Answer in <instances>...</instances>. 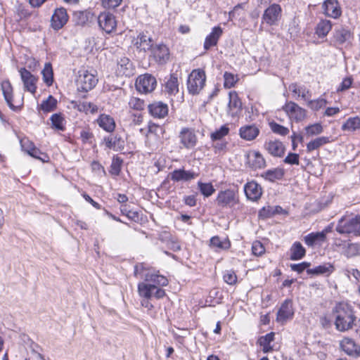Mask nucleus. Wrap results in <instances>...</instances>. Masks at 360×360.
<instances>
[{
    "label": "nucleus",
    "instance_id": "obj_35",
    "mask_svg": "<svg viewBox=\"0 0 360 360\" xmlns=\"http://www.w3.org/2000/svg\"><path fill=\"white\" fill-rule=\"evenodd\" d=\"M326 238V233L324 231L311 233L304 237V242L308 246H313L318 242H323Z\"/></svg>",
    "mask_w": 360,
    "mask_h": 360
},
{
    "label": "nucleus",
    "instance_id": "obj_25",
    "mask_svg": "<svg viewBox=\"0 0 360 360\" xmlns=\"http://www.w3.org/2000/svg\"><path fill=\"white\" fill-rule=\"evenodd\" d=\"M264 148L269 153L275 157H281L285 152L283 143L277 140L266 142Z\"/></svg>",
    "mask_w": 360,
    "mask_h": 360
},
{
    "label": "nucleus",
    "instance_id": "obj_42",
    "mask_svg": "<svg viewBox=\"0 0 360 360\" xmlns=\"http://www.w3.org/2000/svg\"><path fill=\"white\" fill-rule=\"evenodd\" d=\"M210 245L220 250H226L230 248V242L228 239H221L218 236H214L210 239Z\"/></svg>",
    "mask_w": 360,
    "mask_h": 360
},
{
    "label": "nucleus",
    "instance_id": "obj_30",
    "mask_svg": "<svg viewBox=\"0 0 360 360\" xmlns=\"http://www.w3.org/2000/svg\"><path fill=\"white\" fill-rule=\"evenodd\" d=\"M332 29V23L328 20H321L316 25L315 33L319 38L325 37Z\"/></svg>",
    "mask_w": 360,
    "mask_h": 360
},
{
    "label": "nucleus",
    "instance_id": "obj_2",
    "mask_svg": "<svg viewBox=\"0 0 360 360\" xmlns=\"http://www.w3.org/2000/svg\"><path fill=\"white\" fill-rule=\"evenodd\" d=\"M334 325L339 332H347L356 325V316L352 306L345 302H340L333 309Z\"/></svg>",
    "mask_w": 360,
    "mask_h": 360
},
{
    "label": "nucleus",
    "instance_id": "obj_40",
    "mask_svg": "<svg viewBox=\"0 0 360 360\" xmlns=\"http://www.w3.org/2000/svg\"><path fill=\"white\" fill-rule=\"evenodd\" d=\"M57 106V100L52 96H49L46 100L43 101L40 105L39 109L44 112L53 111Z\"/></svg>",
    "mask_w": 360,
    "mask_h": 360
},
{
    "label": "nucleus",
    "instance_id": "obj_16",
    "mask_svg": "<svg viewBox=\"0 0 360 360\" xmlns=\"http://www.w3.org/2000/svg\"><path fill=\"white\" fill-rule=\"evenodd\" d=\"M199 176V173L193 170H185L184 169H174L169 174V178L175 182L189 181Z\"/></svg>",
    "mask_w": 360,
    "mask_h": 360
},
{
    "label": "nucleus",
    "instance_id": "obj_3",
    "mask_svg": "<svg viewBox=\"0 0 360 360\" xmlns=\"http://www.w3.org/2000/svg\"><path fill=\"white\" fill-rule=\"evenodd\" d=\"M335 231L347 236H358L360 235V216L353 213H345L338 221Z\"/></svg>",
    "mask_w": 360,
    "mask_h": 360
},
{
    "label": "nucleus",
    "instance_id": "obj_63",
    "mask_svg": "<svg viewBox=\"0 0 360 360\" xmlns=\"http://www.w3.org/2000/svg\"><path fill=\"white\" fill-rule=\"evenodd\" d=\"M309 266L310 263L304 262L300 264H292L290 265V268L292 271L300 274L307 269Z\"/></svg>",
    "mask_w": 360,
    "mask_h": 360
},
{
    "label": "nucleus",
    "instance_id": "obj_44",
    "mask_svg": "<svg viewBox=\"0 0 360 360\" xmlns=\"http://www.w3.org/2000/svg\"><path fill=\"white\" fill-rule=\"evenodd\" d=\"M242 103L236 92L229 93V108L231 110L237 112L241 108Z\"/></svg>",
    "mask_w": 360,
    "mask_h": 360
},
{
    "label": "nucleus",
    "instance_id": "obj_22",
    "mask_svg": "<svg viewBox=\"0 0 360 360\" xmlns=\"http://www.w3.org/2000/svg\"><path fill=\"white\" fill-rule=\"evenodd\" d=\"M324 14L333 18L341 15L342 11L337 0H326L323 4Z\"/></svg>",
    "mask_w": 360,
    "mask_h": 360
},
{
    "label": "nucleus",
    "instance_id": "obj_36",
    "mask_svg": "<svg viewBox=\"0 0 360 360\" xmlns=\"http://www.w3.org/2000/svg\"><path fill=\"white\" fill-rule=\"evenodd\" d=\"M290 259L292 260L301 259L306 253V250L300 242H295L290 249Z\"/></svg>",
    "mask_w": 360,
    "mask_h": 360
},
{
    "label": "nucleus",
    "instance_id": "obj_34",
    "mask_svg": "<svg viewBox=\"0 0 360 360\" xmlns=\"http://www.w3.org/2000/svg\"><path fill=\"white\" fill-rule=\"evenodd\" d=\"M165 91L169 95H175L179 92L178 78L175 75H170L167 79L165 83Z\"/></svg>",
    "mask_w": 360,
    "mask_h": 360
},
{
    "label": "nucleus",
    "instance_id": "obj_32",
    "mask_svg": "<svg viewBox=\"0 0 360 360\" xmlns=\"http://www.w3.org/2000/svg\"><path fill=\"white\" fill-rule=\"evenodd\" d=\"M335 270L333 264L330 263H326L322 265H319L313 269H309L307 270L308 274H327L330 275Z\"/></svg>",
    "mask_w": 360,
    "mask_h": 360
},
{
    "label": "nucleus",
    "instance_id": "obj_53",
    "mask_svg": "<svg viewBox=\"0 0 360 360\" xmlns=\"http://www.w3.org/2000/svg\"><path fill=\"white\" fill-rule=\"evenodd\" d=\"M51 120L53 126L56 129H59V130L64 129V126H63L64 119L60 114H53L51 117Z\"/></svg>",
    "mask_w": 360,
    "mask_h": 360
},
{
    "label": "nucleus",
    "instance_id": "obj_38",
    "mask_svg": "<svg viewBox=\"0 0 360 360\" xmlns=\"http://www.w3.org/2000/svg\"><path fill=\"white\" fill-rule=\"evenodd\" d=\"M360 129V118L359 117H349L342 124L343 131H354Z\"/></svg>",
    "mask_w": 360,
    "mask_h": 360
},
{
    "label": "nucleus",
    "instance_id": "obj_27",
    "mask_svg": "<svg viewBox=\"0 0 360 360\" xmlns=\"http://www.w3.org/2000/svg\"><path fill=\"white\" fill-rule=\"evenodd\" d=\"M98 125L107 132H112L115 129V122L110 115L101 114L96 120Z\"/></svg>",
    "mask_w": 360,
    "mask_h": 360
},
{
    "label": "nucleus",
    "instance_id": "obj_10",
    "mask_svg": "<svg viewBox=\"0 0 360 360\" xmlns=\"http://www.w3.org/2000/svg\"><path fill=\"white\" fill-rule=\"evenodd\" d=\"M179 138L180 143L186 149L194 148L198 142V138L195 131L191 128H182L179 132Z\"/></svg>",
    "mask_w": 360,
    "mask_h": 360
},
{
    "label": "nucleus",
    "instance_id": "obj_20",
    "mask_svg": "<svg viewBox=\"0 0 360 360\" xmlns=\"http://www.w3.org/2000/svg\"><path fill=\"white\" fill-rule=\"evenodd\" d=\"M244 191L247 198L252 201H257L262 194L261 186L255 181L248 182L244 186Z\"/></svg>",
    "mask_w": 360,
    "mask_h": 360
},
{
    "label": "nucleus",
    "instance_id": "obj_47",
    "mask_svg": "<svg viewBox=\"0 0 360 360\" xmlns=\"http://www.w3.org/2000/svg\"><path fill=\"white\" fill-rule=\"evenodd\" d=\"M269 124V127H270L271 130L276 134H278L281 136H285L289 133L288 128H287L283 125H281L274 121L270 122Z\"/></svg>",
    "mask_w": 360,
    "mask_h": 360
},
{
    "label": "nucleus",
    "instance_id": "obj_15",
    "mask_svg": "<svg viewBox=\"0 0 360 360\" xmlns=\"http://www.w3.org/2000/svg\"><path fill=\"white\" fill-rule=\"evenodd\" d=\"M68 20V15L66 9L64 8H58L54 11L51 19V25L56 30H58L62 28Z\"/></svg>",
    "mask_w": 360,
    "mask_h": 360
},
{
    "label": "nucleus",
    "instance_id": "obj_31",
    "mask_svg": "<svg viewBox=\"0 0 360 360\" xmlns=\"http://www.w3.org/2000/svg\"><path fill=\"white\" fill-rule=\"evenodd\" d=\"M275 333L271 332L259 338L257 342L262 347V351L264 353H268L272 351L273 347L271 343L274 340Z\"/></svg>",
    "mask_w": 360,
    "mask_h": 360
},
{
    "label": "nucleus",
    "instance_id": "obj_58",
    "mask_svg": "<svg viewBox=\"0 0 360 360\" xmlns=\"http://www.w3.org/2000/svg\"><path fill=\"white\" fill-rule=\"evenodd\" d=\"M252 253L256 256H261L265 252V248L259 241H255L252 246Z\"/></svg>",
    "mask_w": 360,
    "mask_h": 360
},
{
    "label": "nucleus",
    "instance_id": "obj_46",
    "mask_svg": "<svg viewBox=\"0 0 360 360\" xmlns=\"http://www.w3.org/2000/svg\"><path fill=\"white\" fill-rule=\"evenodd\" d=\"M345 255L347 257H354L360 255V243H349L345 250Z\"/></svg>",
    "mask_w": 360,
    "mask_h": 360
},
{
    "label": "nucleus",
    "instance_id": "obj_33",
    "mask_svg": "<svg viewBox=\"0 0 360 360\" xmlns=\"http://www.w3.org/2000/svg\"><path fill=\"white\" fill-rule=\"evenodd\" d=\"M330 138L328 136L317 137L307 144V151L310 153L313 150H317L321 146L330 143Z\"/></svg>",
    "mask_w": 360,
    "mask_h": 360
},
{
    "label": "nucleus",
    "instance_id": "obj_13",
    "mask_svg": "<svg viewBox=\"0 0 360 360\" xmlns=\"http://www.w3.org/2000/svg\"><path fill=\"white\" fill-rule=\"evenodd\" d=\"M25 90L34 94L37 90V77L31 74L25 68H20L19 70Z\"/></svg>",
    "mask_w": 360,
    "mask_h": 360
},
{
    "label": "nucleus",
    "instance_id": "obj_37",
    "mask_svg": "<svg viewBox=\"0 0 360 360\" xmlns=\"http://www.w3.org/2000/svg\"><path fill=\"white\" fill-rule=\"evenodd\" d=\"M289 89L298 97L301 96L302 98L307 101L311 97V93L306 87L300 86L297 84H291L289 86Z\"/></svg>",
    "mask_w": 360,
    "mask_h": 360
},
{
    "label": "nucleus",
    "instance_id": "obj_7",
    "mask_svg": "<svg viewBox=\"0 0 360 360\" xmlns=\"http://www.w3.org/2000/svg\"><path fill=\"white\" fill-rule=\"evenodd\" d=\"M98 79L94 74L89 70H82L79 72L77 80V86L83 91L91 90L97 84Z\"/></svg>",
    "mask_w": 360,
    "mask_h": 360
},
{
    "label": "nucleus",
    "instance_id": "obj_26",
    "mask_svg": "<svg viewBox=\"0 0 360 360\" xmlns=\"http://www.w3.org/2000/svg\"><path fill=\"white\" fill-rule=\"evenodd\" d=\"M222 33L223 31L220 27H213L211 33L205 39L204 49L208 50L211 47L216 46Z\"/></svg>",
    "mask_w": 360,
    "mask_h": 360
},
{
    "label": "nucleus",
    "instance_id": "obj_51",
    "mask_svg": "<svg viewBox=\"0 0 360 360\" xmlns=\"http://www.w3.org/2000/svg\"><path fill=\"white\" fill-rule=\"evenodd\" d=\"M129 107L136 110H142L144 108V101L137 97H131L129 101Z\"/></svg>",
    "mask_w": 360,
    "mask_h": 360
},
{
    "label": "nucleus",
    "instance_id": "obj_23",
    "mask_svg": "<svg viewBox=\"0 0 360 360\" xmlns=\"http://www.w3.org/2000/svg\"><path fill=\"white\" fill-rule=\"evenodd\" d=\"M247 163L250 167L254 169H262L266 166L264 157L258 151H252L248 154Z\"/></svg>",
    "mask_w": 360,
    "mask_h": 360
},
{
    "label": "nucleus",
    "instance_id": "obj_52",
    "mask_svg": "<svg viewBox=\"0 0 360 360\" xmlns=\"http://www.w3.org/2000/svg\"><path fill=\"white\" fill-rule=\"evenodd\" d=\"M327 101L323 98H318L316 100H309L307 106L313 110H319L326 106Z\"/></svg>",
    "mask_w": 360,
    "mask_h": 360
},
{
    "label": "nucleus",
    "instance_id": "obj_1",
    "mask_svg": "<svg viewBox=\"0 0 360 360\" xmlns=\"http://www.w3.org/2000/svg\"><path fill=\"white\" fill-rule=\"evenodd\" d=\"M142 278L144 281L138 284V292L145 298L141 301V305L150 310L153 306L148 300L153 296L157 299L163 297L165 292L161 287L167 285L168 280L162 275L149 271L144 274Z\"/></svg>",
    "mask_w": 360,
    "mask_h": 360
},
{
    "label": "nucleus",
    "instance_id": "obj_9",
    "mask_svg": "<svg viewBox=\"0 0 360 360\" xmlns=\"http://www.w3.org/2000/svg\"><path fill=\"white\" fill-rule=\"evenodd\" d=\"M156 84V79L149 74L139 76L136 81V90L144 94L153 91Z\"/></svg>",
    "mask_w": 360,
    "mask_h": 360
},
{
    "label": "nucleus",
    "instance_id": "obj_24",
    "mask_svg": "<svg viewBox=\"0 0 360 360\" xmlns=\"http://www.w3.org/2000/svg\"><path fill=\"white\" fill-rule=\"evenodd\" d=\"M150 114L158 118H163L168 114V106L167 104L157 101L148 105Z\"/></svg>",
    "mask_w": 360,
    "mask_h": 360
},
{
    "label": "nucleus",
    "instance_id": "obj_54",
    "mask_svg": "<svg viewBox=\"0 0 360 360\" xmlns=\"http://www.w3.org/2000/svg\"><path fill=\"white\" fill-rule=\"evenodd\" d=\"M91 102L87 101H79V102H72L73 108L77 109L80 112H85L88 114L89 112V108H91Z\"/></svg>",
    "mask_w": 360,
    "mask_h": 360
},
{
    "label": "nucleus",
    "instance_id": "obj_43",
    "mask_svg": "<svg viewBox=\"0 0 360 360\" xmlns=\"http://www.w3.org/2000/svg\"><path fill=\"white\" fill-rule=\"evenodd\" d=\"M229 133V128L228 125H222L219 129L212 132L210 134V139L212 141H217L221 140L224 136L228 135Z\"/></svg>",
    "mask_w": 360,
    "mask_h": 360
},
{
    "label": "nucleus",
    "instance_id": "obj_6",
    "mask_svg": "<svg viewBox=\"0 0 360 360\" xmlns=\"http://www.w3.org/2000/svg\"><path fill=\"white\" fill-rule=\"evenodd\" d=\"M282 8L278 4H272L264 11L262 19V22L268 25H276L281 18Z\"/></svg>",
    "mask_w": 360,
    "mask_h": 360
},
{
    "label": "nucleus",
    "instance_id": "obj_48",
    "mask_svg": "<svg viewBox=\"0 0 360 360\" xmlns=\"http://www.w3.org/2000/svg\"><path fill=\"white\" fill-rule=\"evenodd\" d=\"M120 138L117 137V136L110 135L104 138L103 143L106 148L115 150L117 148V145H120Z\"/></svg>",
    "mask_w": 360,
    "mask_h": 360
},
{
    "label": "nucleus",
    "instance_id": "obj_60",
    "mask_svg": "<svg viewBox=\"0 0 360 360\" xmlns=\"http://www.w3.org/2000/svg\"><path fill=\"white\" fill-rule=\"evenodd\" d=\"M74 18H75L76 22L81 25L86 24L88 20L87 13L84 11L75 13Z\"/></svg>",
    "mask_w": 360,
    "mask_h": 360
},
{
    "label": "nucleus",
    "instance_id": "obj_29",
    "mask_svg": "<svg viewBox=\"0 0 360 360\" xmlns=\"http://www.w3.org/2000/svg\"><path fill=\"white\" fill-rule=\"evenodd\" d=\"M1 91L5 101L11 108H13V86L8 80H4L1 84Z\"/></svg>",
    "mask_w": 360,
    "mask_h": 360
},
{
    "label": "nucleus",
    "instance_id": "obj_19",
    "mask_svg": "<svg viewBox=\"0 0 360 360\" xmlns=\"http://www.w3.org/2000/svg\"><path fill=\"white\" fill-rule=\"evenodd\" d=\"M341 349L349 356L359 357L360 347L350 338H344L340 342Z\"/></svg>",
    "mask_w": 360,
    "mask_h": 360
},
{
    "label": "nucleus",
    "instance_id": "obj_5",
    "mask_svg": "<svg viewBox=\"0 0 360 360\" xmlns=\"http://www.w3.org/2000/svg\"><path fill=\"white\" fill-rule=\"evenodd\" d=\"M206 75L203 70L195 69L189 75L187 88L190 94H198L205 85Z\"/></svg>",
    "mask_w": 360,
    "mask_h": 360
},
{
    "label": "nucleus",
    "instance_id": "obj_49",
    "mask_svg": "<svg viewBox=\"0 0 360 360\" xmlns=\"http://www.w3.org/2000/svg\"><path fill=\"white\" fill-rule=\"evenodd\" d=\"M323 129L320 123H315L305 127L306 134L308 136L319 135L322 133Z\"/></svg>",
    "mask_w": 360,
    "mask_h": 360
},
{
    "label": "nucleus",
    "instance_id": "obj_50",
    "mask_svg": "<svg viewBox=\"0 0 360 360\" xmlns=\"http://www.w3.org/2000/svg\"><path fill=\"white\" fill-rule=\"evenodd\" d=\"M224 85L225 88L230 89L233 87L235 84L238 82V78L237 75H235L232 73L226 72L224 75Z\"/></svg>",
    "mask_w": 360,
    "mask_h": 360
},
{
    "label": "nucleus",
    "instance_id": "obj_21",
    "mask_svg": "<svg viewBox=\"0 0 360 360\" xmlns=\"http://www.w3.org/2000/svg\"><path fill=\"white\" fill-rule=\"evenodd\" d=\"M153 39L146 34L141 32L139 33L137 37L134 39V46L140 51H147L153 47Z\"/></svg>",
    "mask_w": 360,
    "mask_h": 360
},
{
    "label": "nucleus",
    "instance_id": "obj_28",
    "mask_svg": "<svg viewBox=\"0 0 360 360\" xmlns=\"http://www.w3.org/2000/svg\"><path fill=\"white\" fill-rule=\"evenodd\" d=\"M259 134V129L254 124L241 127L239 129L240 136L246 141L254 140Z\"/></svg>",
    "mask_w": 360,
    "mask_h": 360
},
{
    "label": "nucleus",
    "instance_id": "obj_57",
    "mask_svg": "<svg viewBox=\"0 0 360 360\" xmlns=\"http://www.w3.org/2000/svg\"><path fill=\"white\" fill-rule=\"evenodd\" d=\"M121 165L122 160L120 158H113L110 172L113 175H118L121 169Z\"/></svg>",
    "mask_w": 360,
    "mask_h": 360
},
{
    "label": "nucleus",
    "instance_id": "obj_17",
    "mask_svg": "<svg viewBox=\"0 0 360 360\" xmlns=\"http://www.w3.org/2000/svg\"><path fill=\"white\" fill-rule=\"evenodd\" d=\"M294 315L292 302L290 300H286L281 304L277 313L276 321L281 323H285L288 319H291Z\"/></svg>",
    "mask_w": 360,
    "mask_h": 360
},
{
    "label": "nucleus",
    "instance_id": "obj_8",
    "mask_svg": "<svg viewBox=\"0 0 360 360\" xmlns=\"http://www.w3.org/2000/svg\"><path fill=\"white\" fill-rule=\"evenodd\" d=\"M282 108L290 119L296 122L302 121L306 117V110L293 101L287 102Z\"/></svg>",
    "mask_w": 360,
    "mask_h": 360
},
{
    "label": "nucleus",
    "instance_id": "obj_61",
    "mask_svg": "<svg viewBox=\"0 0 360 360\" xmlns=\"http://www.w3.org/2000/svg\"><path fill=\"white\" fill-rule=\"evenodd\" d=\"M353 83V79L352 77H345L340 83L337 91H345L349 89Z\"/></svg>",
    "mask_w": 360,
    "mask_h": 360
},
{
    "label": "nucleus",
    "instance_id": "obj_41",
    "mask_svg": "<svg viewBox=\"0 0 360 360\" xmlns=\"http://www.w3.org/2000/svg\"><path fill=\"white\" fill-rule=\"evenodd\" d=\"M43 80L47 86H51L53 82V72L52 65L50 63H46L41 71Z\"/></svg>",
    "mask_w": 360,
    "mask_h": 360
},
{
    "label": "nucleus",
    "instance_id": "obj_11",
    "mask_svg": "<svg viewBox=\"0 0 360 360\" xmlns=\"http://www.w3.org/2000/svg\"><path fill=\"white\" fill-rule=\"evenodd\" d=\"M99 27L106 33L113 32L117 27L115 17L109 13H101L98 17Z\"/></svg>",
    "mask_w": 360,
    "mask_h": 360
},
{
    "label": "nucleus",
    "instance_id": "obj_62",
    "mask_svg": "<svg viewBox=\"0 0 360 360\" xmlns=\"http://www.w3.org/2000/svg\"><path fill=\"white\" fill-rule=\"evenodd\" d=\"M80 139L83 143L91 144L94 139V135L91 132L89 131L82 130L80 132Z\"/></svg>",
    "mask_w": 360,
    "mask_h": 360
},
{
    "label": "nucleus",
    "instance_id": "obj_64",
    "mask_svg": "<svg viewBox=\"0 0 360 360\" xmlns=\"http://www.w3.org/2000/svg\"><path fill=\"white\" fill-rule=\"evenodd\" d=\"M284 162L290 165H299V155L296 153H289Z\"/></svg>",
    "mask_w": 360,
    "mask_h": 360
},
{
    "label": "nucleus",
    "instance_id": "obj_55",
    "mask_svg": "<svg viewBox=\"0 0 360 360\" xmlns=\"http://www.w3.org/2000/svg\"><path fill=\"white\" fill-rule=\"evenodd\" d=\"M224 281L229 285H234L237 282V276L233 270H227L224 274Z\"/></svg>",
    "mask_w": 360,
    "mask_h": 360
},
{
    "label": "nucleus",
    "instance_id": "obj_56",
    "mask_svg": "<svg viewBox=\"0 0 360 360\" xmlns=\"http://www.w3.org/2000/svg\"><path fill=\"white\" fill-rule=\"evenodd\" d=\"M246 4L241 3L235 6L232 11L229 13V18L230 20H232L236 16H239L240 15V11H243L245 8Z\"/></svg>",
    "mask_w": 360,
    "mask_h": 360
},
{
    "label": "nucleus",
    "instance_id": "obj_45",
    "mask_svg": "<svg viewBox=\"0 0 360 360\" xmlns=\"http://www.w3.org/2000/svg\"><path fill=\"white\" fill-rule=\"evenodd\" d=\"M198 186L201 193L205 197H210L215 192V188L211 183L198 181Z\"/></svg>",
    "mask_w": 360,
    "mask_h": 360
},
{
    "label": "nucleus",
    "instance_id": "obj_18",
    "mask_svg": "<svg viewBox=\"0 0 360 360\" xmlns=\"http://www.w3.org/2000/svg\"><path fill=\"white\" fill-rule=\"evenodd\" d=\"M115 73L118 77H130L134 75V68L129 58L123 57L118 60Z\"/></svg>",
    "mask_w": 360,
    "mask_h": 360
},
{
    "label": "nucleus",
    "instance_id": "obj_12",
    "mask_svg": "<svg viewBox=\"0 0 360 360\" xmlns=\"http://www.w3.org/2000/svg\"><path fill=\"white\" fill-rule=\"evenodd\" d=\"M20 146L25 152L29 154L30 156L41 160L43 162H48L49 157L42 153L39 149L36 148L34 143L27 139H22L20 140Z\"/></svg>",
    "mask_w": 360,
    "mask_h": 360
},
{
    "label": "nucleus",
    "instance_id": "obj_39",
    "mask_svg": "<svg viewBox=\"0 0 360 360\" xmlns=\"http://www.w3.org/2000/svg\"><path fill=\"white\" fill-rule=\"evenodd\" d=\"M283 171L281 169L276 168L274 169H269L264 172L262 176L269 181H274L277 179H281L283 176Z\"/></svg>",
    "mask_w": 360,
    "mask_h": 360
},
{
    "label": "nucleus",
    "instance_id": "obj_59",
    "mask_svg": "<svg viewBox=\"0 0 360 360\" xmlns=\"http://www.w3.org/2000/svg\"><path fill=\"white\" fill-rule=\"evenodd\" d=\"M349 37L350 32L345 30L338 31L335 34V39L337 41H338L340 44H342L345 41H346Z\"/></svg>",
    "mask_w": 360,
    "mask_h": 360
},
{
    "label": "nucleus",
    "instance_id": "obj_4",
    "mask_svg": "<svg viewBox=\"0 0 360 360\" xmlns=\"http://www.w3.org/2000/svg\"><path fill=\"white\" fill-rule=\"evenodd\" d=\"M218 207L232 208L239 202V193L237 188H229L220 191L215 200Z\"/></svg>",
    "mask_w": 360,
    "mask_h": 360
},
{
    "label": "nucleus",
    "instance_id": "obj_14",
    "mask_svg": "<svg viewBox=\"0 0 360 360\" xmlns=\"http://www.w3.org/2000/svg\"><path fill=\"white\" fill-rule=\"evenodd\" d=\"M151 54L155 62L159 64H165L169 59V50L163 44H156L151 49Z\"/></svg>",
    "mask_w": 360,
    "mask_h": 360
}]
</instances>
